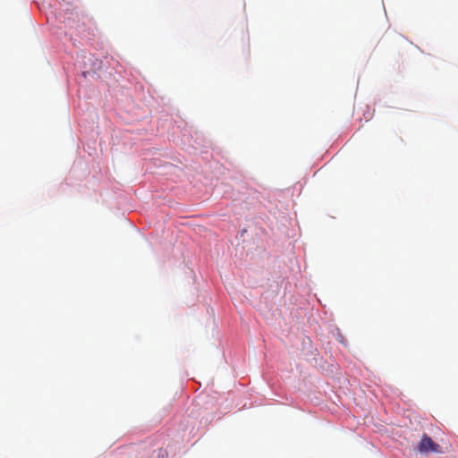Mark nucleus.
Returning a JSON list of instances; mask_svg holds the SVG:
<instances>
[{"label":"nucleus","mask_w":458,"mask_h":458,"mask_svg":"<svg viewBox=\"0 0 458 458\" xmlns=\"http://www.w3.org/2000/svg\"><path fill=\"white\" fill-rule=\"evenodd\" d=\"M417 449L420 454L442 453L441 446L435 443L427 434H423L420 441L418 444Z\"/></svg>","instance_id":"obj_1"}]
</instances>
